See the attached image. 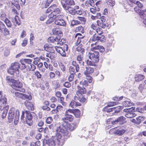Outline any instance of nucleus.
<instances>
[{
    "label": "nucleus",
    "mask_w": 146,
    "mask_h": 146,
    "mask_svg": "<svg viewBox=\"0 0 146 146\" xmlns=\"http://www.w3.org/2000/svg\"><path fill=\"white\" fill-rule=\"evenodd\" d=\"M49 127L51 129L55 130L57 137L55 140V142H57L58 145L59 146L62 145L63 141L62 139L61 133H64L66 135L67 134L66 130L65 129V128L61 124L60 125L58 123L51 124L49 125Z\"/></svg>",
    "instance_id": "obj_1"
},
{
    "label": "nucleus",
    "mask_w": 146,
    "mask_h": 146,
    "mask_svg": "<svg viewBox=\"0 0 146 146\" xmlns=\"http://www.w3.org/2000/svg\"><path fill=\"white\" fill-rule=\"evenodd\" d=\"M86 93V90L84 87H81L80 86H77V90L74 96L75 101L78 100L82 103H84L86 100V99L84 95Z\"/></svg>",
    "instance_id": "obj_2"
},
{
    "label": "nucleus",
    "mask_w": 146,
    "mask_h": 146,
    "mask_svg": "<svg viewBox=\"0 0 146 146\" xmlns=\"http://www.w3.org/2000/svg\"><path fill=\"white\" fill-rule=\"evenodd\" d=\"M19 116V110H15L14 108H12L9 110L8 116L9 121L10 123L12 122L14 119V124L17 125L18 121Z\"/></svg>",
    "instance_id": "obj_3"
},
{
    "label": "nucleus",
    "mask_w": 146,
    "mask_h": 146,
    "mask_svg": "<svg viewBox=\"0 0 146 146\" xmlns=\"http://www.w3.org/2000/svg\"><path fill=\"white\" fill-rule=\"evenodd\" d=\"M46 13H50L48 15L49 18H53L54 16L55 17L57 15H60L61 13L60 9L58 8L56 5L54 4L49 7L47 10Z\"/></svg>",
    "instance_id": "obj_4"
},
{
    "label": "nucleus",
    "mask_w": 146,
    "mask_h": 146,
    "mask_svg": "<svg viewBox=\"0 0 146 146\" xmlns=\"http://www.w3.org/2000/svg\"><path fill=\"white\" fill-rule=\"evenodd\" d=\"M20 64L17 62L12 63L10 67V68L8 70V72L11 75H13L17 77L19 76V71Z\"/></svg>",
    "instance_id": "obj_5"
},
{
    "label": "nucleus",
    "mask_w": 146,
    "mask_h": 146,
    "mask_svg": "<svg viewBox=\"0 0 146 146\" xmlns=\"http://www.w3.org/2000/svg\"><path fill=\"white\" fill-rule=\"evenodd\" d=\"M61 125L63 126V127L65 128V129L67 131V134L65 135V134L64 133H61L62 135H62L64 136H69L70 134L69 133L68 130H69L70 131H72L74 130L76 127V124L75 123H72L70 124L69 123H63L61 124Z\"/></svg>",
    "instance_id": "obj_6"
},
{
    "label": "nucleus",
    "mask_w": 146,
    "mask_h": 146,
    "mask_svg": "<svg viewBox=\"0 0 146 146\" xmlns=\"http://www.w3.org/2000/svg\"><path fill=\"white\" fill-rule=\"evenodd\" d=\"M48 41L49 42L55 43L57 44H59L60 45H62L66 42V40L64 38L61 39L59 36H57L55 38L49 37L48 39Z\"/></svg>",
    "instance_id": "obj_7"
},
{
    "label": "nucleus",
    "mask_w": 146,
    "mask_h": 146,
    "mask_svg": "<svg viewBox=\"0 0 146 146\" xmlns=\"http://www.w3.org/2000/svg\"><path fill=\"white\" fill-rule=\"evenodd\" d=\"M63 16L62 15H57L55 18L54 23L55 24L64 27L66 25V22L62 18Z\"/></svg>",
    "instance_id": "obj_8"
},
{
    "label": "nucleus",
    "mask_w": 146,
    "mask_h": 146,
    "mask_svg": "<svg viewBox=\"0 0 146 146\" xmlns=\"http://www.w3.org/2000/svg\"><path fill=\"white\" fill-rule=\"evenodd\" d=\"M99 53L98 52H89L88 54L90 59L94 60L95 62H98L99 61Z\"/></svg>",
    "instance_id": "obj_9"
},
{
    "label": "nucleus",
    "mask_w": 146,
    "mask_h": 146,
    "mask_svg": "<svg viewBox=\"0 0 146 146\" xmlns=\"http://www.w3.org/2000/svg\"><path fill=\"white\" fill-rule=\"evenodd\" d=\"M61 4L64 9L66 7H70L74 5L75 2L73 0H62L61 1Z\"/></svg>",
    "instance_id": "obj_10"
},
{
    "label": "nucleus",
    "mask_w": 146,
    "mask_h": 146,
    "mask_svg": "<svg viewBox=\"0 0 146 146\" xmlns=\"http://www.w3.org/2000/svg\"><path fill=\"white\" fill-rule=\"evenodd\" d=\"M7 102V99L6 98L4 95L2 91H0V102L2 103L0 106V109L3 110L4 106H6V104Z\"/></svg>",
    "instance_id": "obj_11"
},
{
    "label": "nucleus",
    "mask_w": 146,
    "mask_h": 146,
    "mask_svg": "<svg viewBox=\"0 0 146 146\" xmlns=\"http://www.w3.org/2000/svg\"><path fill=\"white\" fill-rule=\"evenodd\" d=\"M134 10L137 13H139L141 18L144 19L143 22L146 25V11L139 9L137 10V7L135 8Z\"/></svg>",
    "instance_id": "obj_12"
},
{
    "label": "nucleus",
    "mask_w": 146,
    "mask_h": 146,
    "mask_svg": "<svg viewBox=\"0 0 146 146\" xmlns=\"http://www.w3.org/2000/svg\"><path fill=\"white\" fill-rule=\"evenodd\" d=\"M15 96L18 98H20L23 99L25 98L29 100H31L32 99L31 96L30 94L27 95L18 92H15Z\"/></svg>",
    "instance_id": "obj_13"
},
{
    "label": "nucleus",
    "mask_w": 146,
    "mask_h": 146,
    "mask_svg": "<svg viewBox=\"0 0 146 146\" xmlns=\"http://www.w3.org/2000/svg\"><path fill=\"white\" fill-rule=\"evenodd\" d=\"M25 113L26 114V122L27 124L31 126L32 124L33 117L30 111H27Z\"/></svg>",
    "instance_id": "obj_14"
},
{
    "label": "nucleus",
    "mask_w": 146,
    "mask_h": 146,
    "mask_svg": "<svg viewBox=\"0 0 146 146\" xmlns=\"http://www.w3.org/2000/svg\"><path fill=\"white\" fill-rule=\"evenodd\" d=\"M56 145L59 146H59V145H58L57 142H56L55 140L54 141L52 139H50L48 140H46L45 142L44 141L43 146H54Z\"/></svg>",
    "instance_id": "obj_15"
},
{
    "label": "nucleus",
    "mask_w": 146,
    "mask_h": 146,
    "mask_svg": "<svg viewBox=\"0 0 146 146\" xmlns=\"http://www.w3.org/2000/svg\"><path fill=\"white\" fill-rule=\"evenodd\" d=\"M56 51L60 53L62 56L65 57L66 56V53L65 52V50H68V46L66 44L65 45V49L64 50L61 47L56 46Z\"/></svg>",
    "instance_id": "obj_16"
},
{
    "label": "nucleus",
    "mask_w": 146,
    "mask_h": 146,
    "mask_svg": "<svg viewBox=\"0 0 146 146\" xmlns=\"http://www.w3.org/2000/svg\"><path fill=\"white\" fill-rule=\"evenodd\" d=\"M125 122V118L123 116H120L117 118V119L113 121L112 124L113 125L117 124L118 123L119 124L121 125L123 124Z\"/></svg>",
    "instance_id": "obj_17"
},
{
    "label": "nucleus",
    "mask_w": 146,
    "mask_h": 146,
    "mask_svg": "<svg viewBox=\"0 0 146 146\" xmlns=\"http://www.w3.org/2000/svg\"><path fill=\"white\" fill-rule=\"evenodd\" d=\"M14 81L11 84V86L13 89L17 90H19L18 89L22 87V83L19 81L14 80Z\"/></svg>",
    "instance_id": "obj_18"
},
{
    "label": "nucleus",
    "mask_w": 146,
    "mask_h": 146,
    "mask_svg": "<svg viewBox=\"0 0 146 146\" xmlns=\"http://www.w3.org/2000/svg\"><path fill=\"white\" fill-rule=\"evenodd\" d=\"M56 46H52L51 45L48 44H45L44 46V50L49 52L50 53H54L55 50H56Z\"/></svg>",
    "instance_id": "obj_19"
},
{
    "label": "nucleus",
    "mask_w": 146,
    "mask_h": 146,
    "mask_svg": "<svg viewBox=\"0 0 146 146\" xmlns=\"http://www.w3.org/2000/svg\"><path fill=\"white\" fill-rule=\"evenodd\" d=\"M97 42L93 43L91 44V47L94 49L99 50L100 52H103L105 50L104 47L101 45H96Z\"/></svg>",
    "instance_id": "obj_20"
},
{
    "label": "nucleus",
    "mask_w": 146,
    "mask_h": 146,
    "mask_svg": "<svg viewBox=\"0 0 146 146\" xmlns=\"http://www.w3.org/2000/svg\"><path fill=\"white\" fill-rule=\"evenodd\" d=\"M117 103V102H110L109 104L107 106L105 107L104 109L105 111L107 112H110L112 111V110L114 109V108H109V107L115 105Z\"/></svg>",
    "instance_id": "obj_21"
},
{
    "label": "nucleus",
    "mask_w": 146,
    "mask_h": 146,
    "mask_svg": "<svg viewBox=\"0 0 146 146\" xmlns=\"http://www.w3.org/2000/svg\"><path fill=\"white\" fill-rule=\"evenodd\" d=\"M74 118V117L72 115H66L65 117L62 118V121L63 122L62 123H68V121H72Z\"/></svg>",
    "instance_id": "obj_22"
},
{
    "label": "nucleus",
    "mask_w": 146,
    "mask_h": 146,
    "mask_svg": "<svg viewBox=\"0 0 146 146\" xmlns=\"http://www.w3.org/2000/svg\"><path fill=\"white\" fill-rule=\"evenodd\" d=\"M26 108L29 110H34V108L33 104L32 102L26 100L24 102Z\"/></svg>",
    "instance_id": "obj_23"
},
{
    "label": "nucleus",
    "mask_w": 146,
    "mask_h": 146,
    "mask_svg": "<svg viewBox=\"0 0 146 146\" xmlns=\"http://www.w3.org/2000/svg\"><path fill=\"white\" fill-rule=\"evenodd\" d=\"M143 119L142 117L139 116L135 119H132L131 120V121L137 124H139L143 120Z\"/></svg>",
    "instance_id": "obj_24"
},
{
    "label": "nucleus",
    "mask_w": 146,
    "mask_h": 146,
    "mask_svg": "<svg viewBox=\"0 0 146 146\" xmlns=\"http://www.w3.org/2000/svg\"><path fill=\"white\" fill-rule=\"evenodd\" d=\"M70 14L72 15H75L76 12V10L75 9L70 7H66L65 9H64Z\"/></svg>",
    "instance_id": "obj_25"
},
{
    "label": "nucleus",
    "mask_w": 146,
    "mask_h": 146,
    "mask_svg": "<svg viewBox=\"0 0 146 146\" xmlns=\"http://www.w3.org/2000/svg\"><path fill=\"white\" fill-rule=\"evenodd\" d=\"M0 32L4 36H7L10 34L9 31L6 27L1 30Z\"/></svg>",
    "instance_id": "obj_26"
},
{
    "label": "nucleus",
    "mask_w": 146,
    "mask_h": 146,
    "mask_svg": "<svg viewBox=\"0 0 146 146\" xmlns=\"http://www.w3.org/2000/svg\"><path fill=\"white\" fill-rule=\"evenodd\" d=\"M144 78V76L143 75L137 74L135 76V79L136 81L139 82L143 80Z\"/></svg>",
    "instance_id": "obj_27"
},
{
    "label": "nucleus",
    "mask_w": 146,
    "mask_h": 146,
    "mask_svg": "<svg viewBox=\"0 0 146 146\" xmlns=\"http://www.w3.org/2000/svg\"><path fill=\"white\" fill-rule=\"evenodd\" d=\"M94 71V69L90 67H86V70L84 71V74L85 75L89 74L92 73Z\"/></svg>",
    "instance_id": "obj_28"
},
{
    "label": "nucleus",
    "mask_w": 146,
    "mask_h": 146,
    "mask_svg": "<svg viewBox=\"0 0 146 146\" xmlns=\"http://www.w3.org/2000/svg\"><path fill=\"white\" fill-rule=\"evenodd\" d=\"M81 104L79 102H76L74 100H72L70 104V106L73 108H75L77 106H81Z\"/></svg>",
    "instance_id": "obj_29"
},
{
    "label": "nucleus",
    "mask_w": 146,
    "mask_h": 146,
    "mask_svg": "<svg viewBox=\"0 0 146 146\" xmlns=\"http://www.w3.org/2000/svg\"><path fill=\"white\" fill-rule=\"evenodd\" d=\"M13 22L14 25L15 26H16L17 25H21V23L19 17L17 15L15 16L14 19H13Z\"/></svg>",
    "instance_id": "obj_30"
},
{
    "label": "nucleus",
    "mask_w": 146,
    "mask_h": 146,
    "mask_svg": "<svg viewBox=\"0 0 146 146\" xmlns=\"http://www.w3.org/2000/svg\"><path fill=\"white\" fill-rule=\"evenodd\" d=\"M9 109V107L8 106H4L3 110V111L2 113L1 117L3 118H4L6 116L7 114V113L8 110Z\"/></svg>",
    "instance_id": "obj_31"
},
{
    "label": "nucleus",
    "mask_w": 146,
    "mask_h": 146,
    "mask_svg": "<svg viewBox=\"0 0 146 146\" xmlns=\"http://www.w3.org/2000/svg\"><path fill=\"white\" fill-rule=\"evenodd\" d=\"M122 105L125 107H129L132 106L133 104L130 101L128 100L123 102L122 103Z\"/></svg>",
    "instance_id": "obj_32"
},
{
    "label": "nucleus",
    "mask_w": 146,
    "mask_h": 146,
    "mask_svg": "<svg viewBox=\"0 0 146 146\" xmlns=\"http://www.w3.org/2000/svg\"><path fill=\"white\" fill-rule=\"evenodd\" d=\"M125 130L124 129H117L116 130L115 132V134L119 136L125 133Z\"/></svg>",
    "instance_id": "obj_33"
},
{
    "label": "nucleus",
    "mask_w": 146,
    "mask_h": 146,
    "mask_svg": "<svg viewBox=\"0 0 146 146\" xmlns=\"http://www.w3.org/2000/svg\"><path fill=\"white\" fill-rule=\"evenodd\" d=\"M82 36L81 34L80 33H78L75 36V38H76L77 37V40L76 42L77 45L80 44L81 41L80 39L83 38V36Z\"/></svg>",
    "instance_id": "obj_34"
},
{
    "label": "nucleus",
    "mask_w": 146,
    "mask_h": 146,
    "mask_svg": "<svg viewBox=\"0 0 146 146\" xmlns=\"http://www.w3.org/2000/svg\"><path fill=\"white\" fill-rule=\"evenodd\" d=\"M99 35L97 33L93 36L92 38H91L89 40L90 43L92 42H95L98 40Z\"/></svg>",
    "instance_id": "obj_35"
},
{
    "label": "nucleus",
    "mask_w": 146,
    "mask_h": 146,
    "mask_svg": "<svg viewBox=\"0 0 146 146\" xmlns=\"http://www.w3.org/2000/svg\"><path fill=\"white\" fill-rule=\"evenodd\" d=\"M136 115V114L133 113L132 111L127 113L125 114V116L128 118H131L135 116Z\"/></svg>",
    "instance_id": "obj_36"
},
{
    "label": "nucleus",
    "mask_w": 146,
    "mask_h": 146,
    "mask_svg": "<svg viewBox=\"0 0 146 146\" xmlns=\"http://www.w3.org/2000/svg\"><path fill=\"white\" fill-rule=\"evenodd\" d=\"M94 2L93 0H88L85 2V6L86 7H89V5L91 6H93L94 5Z\"/></svg>",
    "instance_id": "obj_37"
},
{
    "label": "nucleus",
    "mask_w": 146,
    "mask_h": 146,
    "mask_svg": "<svg viewBox=\"0 0 146 146\" xmlns=\"http://www.w3.org/2000/svg\"><path fill=\"white\" fill-rule=\"evenodd\" d=\"M97 62H95L94 60L92 59L88 60L87 61V63L88 65L90 66H96Z\"/></svg>",
    "instance_id": "obj_38"
},
{
    "label": "nucleus",
    "mask_w": 146,
    "mask_h": 146,
    "mask_svg": "<svg viewBox=\"0 0 146 146\" xmlns=\"http://www.w3.org/2000/svg\"><path fill=\"white\" fill-rule=\"evenodd\" d=\"M7 19L5 13L3 11L1 12L0 13V19L2 21H4Z\"/></svg>",
    "instance_id": "obj_39"
},
{
    "label": "nucleus",
    "mask_w": 146,
    "mask_h": 146,
    "mask_svg": "<svg viewBox=\"0 0 146 146\" xmlns=\"http://www.w3.org/2000/svg\"><path fill=\"white\" fill-rule=\"evenodd\" d=\"M90 10L91 13L95 14L97 11H99L100 10V9L98 7L96 6L93 8H90Z\"/></svg>",
    "instance_id": "obj_40"
},
{
    "label": "nucleus",
    "mask_w": 146,
    "mask_h": 146,
    "mask_svg": "<svg viewBox=\"0 0 146 146\" xmlns=\"http://www.w3.org/2000/svg\"><path fill=\"white\" fill-rule=\"evenodd\" d=\"M73 114L76 117H79L80 115V111L78 109L74 110Z\"/></svg>",
    "instance_id": "obj_41"
},
{
    "label": "nucleus",
    "mask_w": 146,
    "mask_h": 146,
    "mask_svg": "<svg viewBox=\"0 0 146 146\" xmlns=\"http://www.w3.org/2000/svg\"><path fill=\"white\" fill-rule=\"evenodd\" d=\"M72 64L75 68V69L76 72H78L79 70V65L77 64L75 61H73L72 62Z\"/></svg>",
    "instance_id": "obj_42"
},
{
    "label": "nucleus",
    "mask_w": 146,
    "mask_h": 146,
    "mask_svg": "<svg viewBox=\"0 0 146 146\" xmlns=\"http://www.w3.org/2000/svg\"><path fill=\"white\" fill-rule=\"evenodd\" d=\"M8 28H11L12 26V23L11 21L7 18L4 21Z\"/></svg>",
    "instance_id": "obj_43"
},
{
    "label": "nucleus",
    "mask_w": 146,
    "mask_h": 146,
    "mask_svg": "<svg viewBox=\"0 0 146 146\" xmlns=\"http://www.w3.org/2000/svg\"><path fill=\"white\" fill-rule=\"evenodd\" d=\"M98 26L102 28H105L106 27V25L104 23V22H101L100 21H97Z\"/></svg>",
    "instance_id": "obj_44"
},
{
    "label": "nucleus",
    "mask_w": 146,
    "mask_h": 146,
    "mask_svg": "<svg viewBox=\"0 0 146 146\" xmlns=\"http://www.w3.org/2000/svg\"><path fill=\"white\" fill-rule=\"evenodd\" d=\"M76 50L78 52H80L82 53L84 52V50L82 47V45L81 44H80L79 46L76 48Z\"/></svg>",
    "instance_id": "obj_45"
},
{
    "label": "nucleus",
    "mask_w": 146,
    "mask_h": 146,
    "mask_svg": "<svg viewBox=\"0 0 146 146\" xmlns=\"http://www.w3.org/2000/svg\"><path fill=\"white\" fill-rule=\"evenodd\" d=\"M74 110L71 109H68L65 111V115H72V114H73Z\"/></svg>",
    "instance_id": "obj_46"
},
{
    "label": "nucleus",
    "mask_w": 146,
    "mask_h": 146,
    "mask_svg": "<svg viewBox=\"0 0 146 146\" xmlns=\"http://www.w3.org/2000/svg\"><path fill=\"white\" fill-rule=\"evenodd\" d=\"M6 80L11 85V84L14 81V80L11 78V77L9 76H7L6 77Z\"/></svg>",
    "instance_id": "obj_47"
},
{
    "label": "nucleus",
    "mask_w": 146,
    "mask_h": 146,
    "mask_svg": "<svg viewBox=\"0 0 146 146\" xmlns=\"http://www.w3.org/2000/svg\"><path fill=\"white\" fill-rule=\"evenodd\" d=\"M52 33L54 35H58L62 33V31L56 29H53L52 30Z\"/></svg>",
    "instance_id": "obj_48"
},
{
    "label": "nucleus",
    "mask_w": 146,
    "mask_h": 146,
    "mask_svg": "<svg viewBox=\"0 0 146 146\" xmlns=\"http://www.w3.org/2000/svg\"><path fill=\"white\" fill-rule=\"evenodd\" d=\"M80 84L82 85L83 87H86L88 85V83L87 80H84L83 81H81L80 82Z\"/></svg>",
    "instance_id": "obj_49"
},
{
    "label": "nucleus",
    "mask_w": 146,
    "mask_h": 146,
    "mask_svg": "<svg viewBox=\"0 0 146 146\" xmlns=\"http://www.w3.org/2000/svg\"><path fill=\"white\" fill-rule=\"evenodd\" d=\"M106 38L105 36L102 35H99L98 40H100L102 42H104L105 41Z\"/></svg>",
    "instance_id": "obj_50"
},
{
    "label": "nucleus",
    "mask_w": 146,
    "mask_h": 146,
    "mask_svg": "<svg viewBox=\"0 0 146 146\" xmlns=\"http://www.w3.org/2000/svg\"><path fill=\"white\" fill-rule=\"evenodd\" d=\"M106 2L108 4L112 7L115 4V1L112 0H107Z\"/></svg>",
    "instance_id": "obj_51"
},
{
    "label": "nucleus",
    "mask_w": 146,
    "mask_h": 146,
    "mask_svg": "<svg viewBox=\"0 0 146 146\" xmlns=\"http://www.w3.org/2000/svg\"><path fill=\"white\" fill-rule=\"evenodd\" d=\"M16 2L13 3L12 2H11V5H13L12 7H13L14 6H15V7L18 9H19L20 8V6L19 4L18 1L15 2Z\"/></svg>",
    "instance_id": "obj_52"
},
{
    "label": "nucleus",
    "mask_w": 146,
    "mask_h": 146,
    "mask_svg": "<svg viewBox=\"0 0 146 146\" xmlns=\"http://www.w3.org/2000/svg\"><path fill=\"white\" fill-rule=\"evenodd\" d=\"M80 23V22L76 20H72L71 22V25L73 26L75 25L79 24Z\"/></svg>",
    "instance_id": "obj_53"
},
{
    "label": "nucleus",
    "mask_w": 146,
    "mask_h": 146,
    "mask_svg": "<svg viewBox=\"0 0 146 146\" xmlns=\"http://www.w3.org/2000/svg\"><path fill=\"white\" fill-rule=\"evenodd\" d=\"M86 76V79L88 80L89 83H91L92 80V77L90 76L89 74L85 75Z\"/></svg>",
    "instance_id": "obj_54"
},
{
    "label": "nucleus",
    "mask_w": 146,
    "mask_h": 146,
    "mask_svg": "<svg viewBox=\"0 0 146 146\" xmlns=\"http://www.w3.org/2000/svg\"><path fill=\"white\" fill-rule=\"evenodd\" d=\"M75 69L74 67L70 66L69 68V72L70 74H75Z\"/></svg>",
    "instance_id": "obj_55"
},
{
    "label": "nucleus",
    "mask_w": 146,
    "mask_h": 146,
    "mask_svg": "<svg viewBox=\"0 0 146 146\" xmlns=\"http://www.w3.org/2000/svg\"><path fill=\"white\" fill-rule=\"evenodd\" d=\"M122 109H123V107H121L120 106L114 108V109H115V113H118Z\"/></svg>",
    "instance_id": "obj_56"
},
{
    "label": "nucleus",
    "mask_w": 146,
    "mask_h": 146,
    "mask_svg": "<svg viewBox=\"0 0 146 146\" xmlns=\"http://www.w3.org/2000/svg\"><path fill=\"white\" fill-rule=\"evenodd\" d=\"M95 31L96 33H97L98 35H101L103 33L102 30L101 29L98 28Z\"/></svg>",
    "instance_id": "obj_57"
},
{
    "label": "nucleus",
    "mask_w": 146,
    "mask_h": 146,
    "mask_svg": "<svg viewBox=\"0 0 146 146\" xmlns=\"http://www.w3.org/2000/svg\"><path fill=\"white\" fill-rule=\"evenodd\" d=\"M77 18L80 21L82 22V23H85L86 21V20L85 18L80 17H78Z\"/></svg>",
    "instance_id": "obj_58"
},
{
    "label": "nucleus",
    "mask_w": 146,
    "mask_h": 146,
    "mask_svg": "<svg viewBox=\"0 0 146 146\" xmlns=\"http://www.w3.org/2000/svg\"><path fill=\"white\" fill-rule=\"evenodd\" d=\"M53 120V119L51 117H49L47 118L46 119V122L47 123H51Z\"/></svg>",
    "instance_id": "obj_59"
},
{
    "label": "nucleus",
    "mask_w": 146,
    "mask_h": 146,
    "mask_svg": "<svg viewBox=\"0 0 146 146\" xmlns=\"http://www.w3.org/2000/svg\"><path fill=\"white\" fill-rule=\"evenodd\" d=\"M74 74H70V75L68 78V80L69 81L71 82L73 80Z\"/></svg>",
    "instance_id": "obj_60"
},
{
    "label": "nucleus",
    "mask_w": 146,
    "mask_h": 146,
    "mask_svg": "<svg viewBox=\"0 0 146 146\" xmlns=\"http://www.w3.org/2000/svg\"><path fill=\"white\" fill-rule=\"evenodd\" d=\"M134 110V109L133 107H131L130 108L125 109L123 110V111L126 112H130V111Z\"/></svg>",
    "instance_id": "obj_61"
},
{
    "label": "nucleus",
    "mask_w": 146,
    "mask_h": 146,
    "mask_svg": "<svg viewBox=\"0 0 146 146\" xmlns=\"http://www.w3.org/2000/svg\"><path fill=\"white\" fill-rule=\"evenodd\" d=\"M135 4H136L138 7L140 8H142L143 7V5L139 1H136Z\"/></svg>",
    "instance_id": "obj_62"
},
{
    "label": "nucleus",
    "mask_w": 146,
    "mask_h": 146,
    "mask_svg": "<svg viewBox=\"0 0 146 146\" xmlns=\"http://www.w3.org/2000/svg\"><path fill=\"white\" fill-rule=\"evenodd\" d=\"M39 142L38 141L36 142H32L31 144V146H39Z\"/></svg>",
    "instance_id": "obj_63"
},
{
    "label": "nucleus",
    "mask_w": 146,
    "mask_h": 146,
    "mask_svg": "<svg viewBox=\"0 0 146 146\" xmlns=\"http://www.w3.org/2000/svg\"><path fill=\"white\" fill-rule=\"evenodd\" d=\"M77 60L79 61V63H80L82 62V57L78 55L77 57Z\"/></svg>",
    "instance_id": "obj_64"
}]
</instances>
